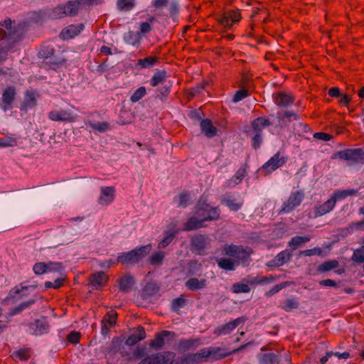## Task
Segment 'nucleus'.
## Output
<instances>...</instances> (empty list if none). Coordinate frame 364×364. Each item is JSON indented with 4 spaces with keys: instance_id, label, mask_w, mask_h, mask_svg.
<instances>
[{
    "instance_id": "2eb2a0df",
    "label": "nucleus",
    "mask_w": 364,
    "mask_h": 364,
    "mask_svg": "<svg viewBox=\"0 0 364 364\" xmlns=\"http://www.w3.org/2000/svg\"><path fill=\"white\" fill-rule=\"evenodd\" d=\"M16 90L14 86H8L2 93V109L4 111L12 108V105L16 99Z\"/></svg>"
},
{
    "instance_id": "58836bf2",
    "label": "nucleus",
    "mask_w": 364,
    "mask_h": 364,
    "mask_svg": "<svg viewBox=\"0 0 364 364\" xmlns=\"http://www.w3.org/2000/svg\"><path fill=\"white\" fill-rule=\"evenodd\" d=\"M218 267L226 271H233L236 262L230 258H220L216 260Z\"/></svg>"
},
{
    "instance_id": "338daca9",
    "label": "nucleus",
    "mask_w": 364,
    "mask_h": 364,
    "mask_svg": "<svg viewBox=\"0 0 364 364\" xmlns=\"http://www.w3.org/2000/svg\"><path fill=\"white\" fill-rule=\"evenodd\" d=\"M64 279L58 278L53 282H46L45 287L47 289L53 288L55 289H59L63 286Z\"/></svg>"
},
{
    "instance_id": "e2e57ef3",
    "label": "nucleus",
    "mask_w": 364,
    "mask_h": 364,
    "mask_svg": "<svg viewBox=\"0 0 364 364\" xmlns=\"http://www.w3.org/2000/svg\"><path fill=\"white\" fill-rule=\"evenodd\" d=\"M117 314L116 311H111L107 312L104 316L102 321L106 323H109V326H113L117 322Z\"/></svg>"
},
{
    "instance_id": "13d9d810",
    "label": "nucleus",
    "mask_w": 364,
    "mask_h": 364,
    "mask_svg": "<svg viewBox=\"0 0 364 364\" xmlns=\"http://www.w3.org/2000/svg\"><path fill=\"white\" fill-rule=\"evenodd\" d=\"M352 259L358 263L364 262V245L354 250Z\"/></svg>"
},
{
    "instance_id": "ea45409f",
    "label": "nucleus",
    "mask_w": 364,
    "mask_h": 364,
    "mask_svg": "<svg viewBox=\"0 0 364 364\" xmlns=\"http://www.w3.org/2000/svg\"><path fill=\"white\" fill-rule=\"evenodd\" d=\"M210 358L214 360H222L230 355V353L224 352V350L220 347H210Z\"/></svg>"
},
{
    "instance_id": "6ab92c4d",
    "label": "nucleus",
    "mask_w": 364,
    "mask_h": 364,
    "mask_svg": "<svg viewBox=\"0 0 364 364\" xmlns=\"http://www.w3.org/2000/svg\"><path fill=\"white\" fill-rule=\"evenodd\" d=\"M100 192L98 198V203L100 205H108L114 200L116 190L114 186L102 187Z\"/></svg>"
},
{
    "instance_id": "dca6fc26",
    "label": "nucleus",
    "mask_w": 364,
    "mask_h": 364,
    "mask_svg": "<svg viewBox=\"0 0 364 364\" xmlns=\"http://www.w3.org/2000/svg\"><path fill=\"white\" fill-rule=\"evenodd\" d=\"M292 257L291 251L285 250L278 253L273 259L269 261L266 265L269 267H279L289 262Z\"/></svg>"
},
{
    "instance_id": "4468645a",
    "label": "nucleus",
    "mask_w": 364,
    "mask_h": 364,
    "mask_svg": "<svg viewBox=\"0 0 364 364\" xmlns=\"http://www.w3.org/2000/svg\"><path fill=\"white\" fill-rule=\"evenodd\" d=\"M210 242V239L205 235H196L191 240V247L193 252L203 255L205 247Z\"/></svg>"
},
{
    "instance_id": "b1692460",
    "label": "nucleus",
    "mask_w": 364,
    "mask_h": 364,
    "mask_svg": "<svg viewBox=\"0 0 364 364\" xmlns=\"http://www.w3.org/2000/svg\"><path fill=\"white\" fill-rule=\"evenodd\" d=\"M37 105L36 93L32 90H27L25 92L24 100L22 102L20 109L27 111L28 108H34Z\"/></svg>"
},
{
    "instance_id": "4d7b16f0",
    "label": "nucleus",
    "mask_w": 364,
    "mask_h": 364,
    "mask_svg": "<svg viewBox=\"0 0 364 364\" xmlns=\"http://www.w3.org/2000/svg\"><path fill=\"white\" fill-rule=\"evenodd\" d=\"M237 90L232 97L233 102H238L250 95L248 90L245 87Z\"/></svg>"
},
{
    "instance_id": "7ed1b4c3",
    "label": "nucleus",
    "mask_w": 364,
    "mask_h": 364,
    "mask_svg": "<svg viewBox=\"0 0 364 364\" xmlns=\"http://www.w3.org/2000/svg\"><path fill=\"white\" fill-rule=\"evenodd\" d=\"M151 245L141 246L131 251L120 253L116 260V263L129 266L138 263L151 252Z\"/></svg>"
},
{
    "instance_id": "774afa93",
    "label": "nucleus",
    "mask_w": 364,
    "mask_h": 364,
    "mask_svg": "<svg viewBox=\"0 0 364 364\" xmlns=\"http://www.w3.org/2000/svg\"><path fill=\"white\" fill-rule=\"evenodd\" d=\"M322 250L320 247H314L313 249L305 250L299 252V255L311 257L313 255H321Z\"/></svg>"
},
{
    "instance_id": "473e14b6",
    "label": "nucleus",
    "mask_w": 364,
    "mask_h": 364,
    "mask_svg": "<svg viewBox=\"0 0 364 364\" xmlns=\"http://www.w3.org/2000/svg\"><path fill=\"white\" fill-rule=\"evenodd\" d=\"M54 48L46 43H43L40 46L39 50L38 52V57L40 59H43V62H45L48 60L51 57H53L54 55Z\"/></svg>"
},
{
    "instance_id": "aec40b11",
    "label": "nucleus",
    "mask_w": 364,
    "mask_h": 364,
    "mask_svg": "<svg viewBox=\"0 0 364 364\" xmlns=\"http://www.w3.org/2000/svg\"><path fill=\"white\" fill-rule=\"evenodd\" d=\"M83 28L84 25L82 23H80L78 25H69L62 30L60 37L63 40L71 39L79 35Z\"/></svg>"
},
{
    "instance_id": "49530a36",
    "label": "nucleus",
    "mask_w": 364,
    "mask_h": 364,
    "mask_svg": "<svg viewBox=\"0 0 364 364\" xmlns=\"http://www.w3.org/2000/svg\"><path fill=\"white\" fill-rule=\"evenodd\" d=\"M35 303H36L35 299H31L29 301H23V302L21 303L19 305L13 308L11 311L10 314L14 316V315L20 314L22 311L31 307Z\"/></svg>"
},
{
    "instance_id": "6e6552de",
    "label": "nucleus",
    "mask_w": 364,
    "mask_h": 364,
    "mask_svg": "<svg viewBox=\"0 0 364 364\" xmlns=\"http://www.w3.org/2000/svg\"><path fill=\"white\" fill-rule=\"evenodd\" d=\"M242 19L239 9L228 10L217 18V21L225 29H230L234 23H238Z\"/></svg>"
},
{
    "instance_id": "c85d7f7f",
    "label": "nucleus",
    "mask_w": 364,
    "mask_h": 364,
    "mask_svg": "<svg viewBox=\"0 0 364 364\" xmlns=\"http://www.w3.org/2000/svg\"><path fill=\"white\" fill-rule=\"evenodd\" d=\"M159 291V287L156 284L149 282L142 289L141 292V297L142 299L146 300L151 296L156 295Z\"/></svg>"
},
{
    "instance_id": "72a5a7b5",
    "label": "nucleus",
    "mask_w": 364,
    "mask_h": 364,
    "mask_svg": "<svg viewBox=\"0 0 364 364\" xmlns=\"http://www.w3.org/2000/svg\"><path fill=\"white\" fill-rule=\"evenodd\" d=\"M203 221L202 218L196 216L191 217L184 224L183 230L185 231H191L203 227Z\"/></svg>"
},
{
    "instance_id": "f3484780",
    "label": "nucleus",
    "mask_w": 364,
    "mask_h": 364,
    "mask_svg": "<svg viewBox=\"0 0 364 364\" xmlns=\"http://www.w3.org/2000/svg\"><path fill=\"white\" fill-rule=\"evenodd\" d=\"M171 336L173 338L175 337V333L164 330L156 333L154 338L150 341L149 346L156 350H161L165 343V338Z\"/></svg>"
},
{
    "instance_id": "cd10ccee",
    "label": "nucleus",
    "mask_w": 364,
    "mask_h": 364,
    "mask_svg": "<svg viewBox=\"0 0 364 364\" xmlns=\"http://www.w3.org/2000/svg\"><path fill=\"white\" fill-rule=\"evenodd\" d=\"M119 289L121 291L127 293L131 291L134 284V277L129 274H127L117 279Z\"/></svg>"
},
{
    "instance_id": "20e7f679",
    "label": "nucleus",
    "mask_w": 364,
    "mask_h": 364,
    "mask_svg": "<svg viewBox=\"0 0 364 364\" xmlns=\"http://www.w3.org/2000/svg\"><path fill=\"white\" fill-rule=\"evenodd\" d=\"M80 6L79 1H68L53 8L49 16L53 19H60L65 16H75L78 14Z\"/></svg>"
},
{
    "instance_id": "9d476101",
    "label": "nucleus",
    "mask_w": 364,
    "mask_h": 364,
    "mask_svg": "<svg viewBox=\"0 0 364 364\" xmlns=\"http://www.w3.org/2000/svg\"><path fill=\"white\" fill-rule=\"evenodd\" d=\"M247 321V317L243 316L238 317L230 322L218 326L213 331V334L217 336L230 334L238 326L243 324Z\"/></svg>"
},
{
    "instance_id": "0e129e2a",
    "label": "nucleus",
    "mask_w": 364,
    "mask_h": 364,
    "mask_svg": "<svg viewBox=\"0 0 364 364\" xmlns=\"http://www.w3.org/2000/svg\"><path fill=\"white\" fill-rule=\"evenodd\" d=\"M33 270L36 274L41 275L48 272V267L45 262H37L33 265Z\"/></svg>"
},
{
    "instance_id": "c756f323",
    "label": "nucleus",
    "mask_w": 364,
    "mask_h": 364,
    "mask_svg": "<svg viewBox=\"0 0 364 364\" xmlns=\"http://www.w3.org/2000/svg\"><path fill=\"white\" fill-rule=\"evenodd\" d=\"M335 200L330 198L327 201L315 208V217L323 215L333 209Z\"/></svg>"
},
{
    "instance_id": "39448f33",
    "label": "nucleus",
    "mask_w": 364,
    "mask_h": 364,
    "mask_svg": "<svg viewBox=\"0 0 364 364\" xmlns=\"http://www.w3.org/2000/svg\"><path fill=\"white\" fill-rule=\"evenodd\" d=\"M350 161L351 164H364V151L361 148L347 149L338 151L333 157Z\"/></svg>"
},
{
    "instance_id": "052dcab7",
    "label": "nucleus",
    "mask_w": 364,
    "mask_h": 364,
    "mask_svg": "<svg viewBox=\"0 0 364 364\" xmlns=\"http://www.w3.org/2000/svg\"><path fill=\"white\" fill-rule=\"evenodd\" d=\"M289 284V282H284L280 284H278L275 286H274L272 289H270L269 291L265 292V296L267 297H271L276 293L279 292L282 289L287 287Z\"/></svg>"
},
{
    "instance_id": "680f3d73",
    "label": "nucleus",
    "mask_w": 364,
    "mask_h": 364,
    "mask_svg": "<svg viewBox=\"0 0 364 364\" xmlns=\"http://www.w3.org/2000/svg\"><path fill=\"white\" fill-rule=\"evenodd\" d=\"M167 6H168V10L169 11L170 16L172 18L173 21L174 22H176L177 16L179 12L178 4L175 1H172Z\"/></svg>"
},
{
    "instance_id": "c9c22d12",
    "label": "nucleus",
    "mask_w": 364,
    "mask_h": 364,
    "mask_svg": "<svg viewBox=\"0 0 364 364\" xmlns=\"http://www.w3.org/2000/svg\"><path fill=\"white\" fill-rule=\"evenodd\" d=\"M311 237L309 236H294L291 237V240L289 242V247L291 248V251L296 250L299 247H300L302 244L306 243L310 241Z\"/></svg>"
},
{
    "instance_id": "a878e982",
    "label": "nucleus",
    "mask_w": 364,
    "mask_h": 364,
    "mask_svg": "<svg viewBox=\"0 0 364 364\" xmlns=\"http://www.w3.org/2000/svg\"><path fill=\"white\" fill-rule=\"evenodd\" d=\"M210 347L203 348L197 353L189 355L181 360V364H191L199 358H210Z\"/></svg>"
},
{
    "instance_id": "a18cd8bd",
    "label": "nucleus",
    "mask_w": 364,
    "mask_h": 364,
    "mask_svg": "<svg viewBox=\"0 0 364 364\" xmlns=\"http://www.w3.org/2000/svg\"><path fill=\"white\" fill-rule=\"evenodd\" d=\"M124 41L132 46H136L140 43V36L139 33H134V31H129L124 35Z\"/></svg>"
},
{
    "instance_id": "09e8293b",
    "label": "nucleus",
    "mask_w": 364,
    "mask_h": 364,
    "mask_svg": "<svg viewBox=\"0 0 364 364\" xmlns=\"http://www.w3.org/2000/svg\"><path fill=\"white\" fill-rule=\"evenodd\" d=\"M178 231L173 232H166V236L159 243L158 248L159 249H164L166 248L175 238Z\"/></svg>"
},
{
    "instance_id": "393cba45",
    "label": "nucleus",
    "mask_w": 364,
    "mask_h": 364,
    "mask_svg": "<svg viewBox=\"0 0 364 364\" xmlns=\"http://www.w3.org/2000/svg\"><path fill=\"white\" fill-rule=\"evenodd\" d=\"M200 130L208 138H213L218 134L217 128L210 119H202L200 122Z\"/></svg>"
},
{
    "instance_id": "79ce46f5",
    "label": "nucleus",
    "mask_w": 364,
    "mask_h": 364,
    "mask_svg": "<svg viewBox=\"0 0 364 364\" xmlns=\"http://www.w3.org/2000/svg\"><path fill=\"white\" fill-rule=\"evenodd\" d=\"M85 124L92 128L93 130L100 132H104L109 128V124L107 122H94L88 120L85 122Z\"/></svg>"
},
{
    "instance_id": "f704fd0d",
    "label": "nucleus",
    "mask_w": 364,
    "mask_h": 364,
    "mask_svg": "<svg viewBox=\"0 0 364 364\" xmlns=\"http://www.w3.org/2000/svg\"><path fill=\"white\" fill-rule=\"evenodd\" d=\"M167 78V73L165 70H158L154 73L150 80V85L152 87H156L159 85L166 82Z\"/></svg>"
},
{
    "instance_id": "a19ab883",
    "label": "nucleus",
    "mask_w": 364,
    "mask_h": 364,
    "mask_svg": "<svg viewBox=\"0 0 364 364\" xmlns=\"http://www.w3.org/2000/svg\"><path fill=\"white\" fill-rule=\"evenodd\" d=\"M357 193L358 191L354 189L337 191L331 196V198L334 199L335 203H336L338 200L344 199L350 196H355Z\"/></svg>"
},
{
    "instance_id": "c03bdc74",
    "label": "nucleus",
    "mask_w": 364,
    "mask_h": 364,
    "mask_svg": "<svg viewBox=\"0 0 364 364\" xmlns=\"http://www.w3.org/2000/svg\"><path fill=\"white\" fill-rule=\"evenodd\" d=\"M134 0H117V7L119 11L127 12L134 9Z\"/></svg>"
},
{
    "instance_id": "864d4df0",
    "label": "nucleus",
    "mask_w": 364,
    "mask_h": 364,
    "mask_svg": "<svg viewBox=\"0 0 364 364\" xmlns=\"http://www.w3.org/2000/svg\"><path fill=\"white\" fill-rule=\"evenodd\" d=\"M189 199V193L183 192L178 195V197L173 198L174 202L177 204L178 207L186 208L188 205Z\"/></svg>"
},
{
    "instance_id": "ddd939ff",
    "label": "nucleus",
    "mask_w": 364,
    "mask_h": 364,
    "mask_svg": "<svg viewBox=\"0 0 364 364\" xmlns=\"http://www.w3.org/2000/svg\"><path fill=\"white\" fill-rule=\"evenodd\" d=\"M170 355V352H165L163 354L156 353L146 357L139 364H174L173 358L175 355L173 353L172 360L168 358Z\"/></svg>"
},
{
    "instance_id": "e433bc0d",
    "label": "nucleus",
    "mask_w": 364,
    "mask_h": 364,
    "mask_svg": "<svg viewBox=\"0 0 364 364\" xmlns=\"http://www.w3.org/2000/svg\"><path fill=\"white\" fill-rule=\"evenodd\" d=\"M222 203L233 211L238 210L242 205V202H237L236 199L231 195H227L222 200Z\"/></svg>"
},
{
    "instance_id": "bb28decb",
    "label": "nucleus",
    "mask_w": 364,
    "mask_h": 364,
    "mask_svg": "<svg viewBox=\"0 0 364 364\" xmlns=\"http://www.w3.org/2000/svg\"><path fill=\"white\" fill-rule=\"evenodd\" d=\"M185 286L190 291H197L206 287L207 280L205 279H198V278L192 277L186 282Z\"/></svg>"
},
{
    "instance_id": "f8f14e48",
    "label": "nucleus",
    "mask_w": 364,
    "mask_h": 364,
    "mask_svg": "<svg viewBox=\"0 0 364 364\" xmlns=\"http://www.w3.org/2000/svg\"><path fill=\"white\" fill-rule=\"evenodd\" d=\"M284 363H282L280 355L278 352H267L261 355L259 358L260 364H290L291 355L289 353L284 354Z\"/></svg>"
},
{
    "instance_id": "de8ad7c7",
    "label": "nucleus",
    "mask_w": 364,
    "mask_h": 364,
    "mask_svg": "<svg viewBox=\"0 0 364 364\" xmlns=\"http://www.w3.org/2000/svg\"><path fill=\"white\" fill-rule=\"evenodd\" d=\"M186 304V299L184 294H181L179 297L174 299L171 301V309L176 313L179 312L181 308L183 307Z\"/></svg>"
},
{
    "instance_id": "9b49d317",
    "label": "nucleus",
    "mask_w": 364,
    "mask_h": 364,
    "mask_svg": "<svg viewBox=\"0 0 364 364\" xmlns=\"http://www.w3.org/2000/svg\"><path fill=\"white\" fill-rule=\"evenodd\" d=\"M48 118L54 122H63L64 123L75 122L77 116L72 112L66 109H53L48 112Z\"/></svg>"
},
{
    "instance_id": "0eeeda50",
    "label": "nucleus",
    "mask_w": 364,
    "mask_h": 364,
    "mask_svg": "<svg viewBox=\"0 0 364 364\" xmlns=\"http://www.w3.org/2000/svg\"><path fill=\"white\" fill-rule=\"evenodd\" d=\"M304 193L302 191L291 192L288 199L283 203L279 213H289L295 210L302 203Z\"/></svg>"
},
{
    "instance_id": "3c124183",
    "label": "nucleus",
    "mask_w": 364,
    "mask_h": 364,
    "mask_svg": "<svg viewBox=\"0 0 364 364\" xmlns=\"http://www.w3.org/2000/svg\"><path fill=\"white\" fill-rule=\"evenodd\" d=\"M155 22H157L155 17H149L146 21L140 24V32L143 34L149 33L152 30L151 25Z\"/></svg>"
},
{
    "instance_id": "2f4dec72",
    "label": "nucleus",
    "mask_w": 364,
    "mask_h": 364,
    "mask_svg": "<svg viewBox=\"0 0 364 364\" xmlns=\"http://www.w3.org/2000/svg\"><path fill=\"white\" fill-rule=\"evenodd\" d=\"M160 62L157 56L149 55L144 58L139 59L136 63L140 68H150Z\"/></svg>"
},
{
    "instance_id": "f257e3e1",
    "label": "nucleus",
    "mask_w": 364,
    "mask_h": 364,
    "mask_svg": "<svg viewBox=\"0 0 364 364\" xmlns=\"http://www.w3.org/2000/svg\"><path fill=\"white\" fill-rule=\"evenodd\" d=\"M12 20L10 18H5L0 22V62L6 59L8 52L14 48L23 38L22 31L17 27L12 26Z\"/></svg>"
},
{
    "instance_id": "4be33fe9",
    "label": "nucleus",
    "mask_w": 364,
    "mask_h": 364,
    "mask_svg": "<svg viewBox=\"0 0 364 364\" xmlns=\"http://www.w3.org/2000/svg\"><path fill=\"white\" fill-rule=\"evenodd\" d=\"M108 279L109 277L107 274L104 272H98L93 273L90 276L89 282L92 287L98 289L106 286L108 282Z\"/></svg>"
},
{
    "instance_id": "bf43d9fd",
    "label": "nucleus",
    "mask_w": 364,
    "mask_h": 364,
    "mask_svg": "<svg viewBox=\"0 0 364 364\" xmlns=\"http://www.w3.org/2000/svg\"><path fill=\"white\" fill-rule=\"evenodd\" d=\"M146 94V90L145 87H140L131 96L130 100L132 102H136L142 99Z\"/></svg>"
},
{
    "instance_id": "8fccbe9b",
    "label": "nucleus",
    "mask_w": 364,
    "mask_h": 364,
    "mask_svg": "<svg viewBox=\"0 0 364 364\" xmlns=\"http://www.w3.org/2000/svg\"><path fill=\"white\" fill-rule=\"evenodd\" d=\"M11 357L21 361H26L30 358V350L28 348H21L18 350L14 351Z\"/></svg>"
},
{
    "instance_id": "a211bd4d",
    "label": "nucleus",
    "mask_w": 364,
    "mask_h": 364,
    "mask_svg": "<svg viewBox=\"0 0 364 364\" xmlns=\"http://www.w3.org/2000/svg\"><path fill=\"white\" fill-rule=\"evenodd\" d=\"M273 99L277 106L287 107L294 104L295 97L291 94L279 91L273 94Z\"/></svg>"
},
{
    "instance_id": "4c0bfd02",
    "label": "nucleus",
    "mask_w": 364,
    "mask_h": 364,
    "mask_svg": "<svg viewBox=\"0 0 364 364\" xmlns=\"http://www.w3.org/2000/svg\"><path fill=\"white\" fill-rule=\"evenodd\" d=\"M338 266L339 263L336 259L326 261L317 267V272L318 273L327 272L337 268Z\"/></svg>"
},
{
    "instance_id": "603ef678",
    "label": "nucleus",
    "mask_w": 364,
    "mask_h": 364,
    "mask_svg": "<svg viewBox=\"0 0 364 364\" xmlns=\"http://www.w3.org/2000/svg\"><path fill=\"white\" fill-rule=\"evenodd\" d=\"M243 282H244L233 284L232 286V292L235 293V294L250 292V288L247 282L246 283H243Z\"/></svg>"
},
{
    "instance_id": "f03ea898",
    "label": "nucleus",
    "mask_w": 364,
    "mask_h": 364,
    "mask_svg": "<svg viewBox=\"0 0 364 364\" xmlns=\"http://www.w3.org/2000/svg\"><path fill=\"white\" fill-rule=\"evenodd\" d=\"M223 252L225 255L235 258L237 264L241 263L244 267L249 265L251 260L250 255L253 253L252 250L250 247L233 244L225 245L223 248Z\"/></svg>"
},
{
    "instance_id": "1a4fd4ad",
    "label": "nucleus",
    "mask_w": 364,
    "mask_h": 364,
    "mask_svg": "<svg viewBox=\"0 0 364 364\" xmlns=\"http://www.w3.org/2000/svg\"><path fill=\"white\" fill-rule=\"evenodd\" d=\"M287 161V157L281 156L280 152L278 151L262 165L261 170L264 172V176H267L277 168L283 166Z\"/></svg>"
},
{
    "instance_id": "69168bd1",
    "label": "nucleus",
    "mask_w": 364,
    "mask_h": 364,
    "mask_svg": "<svg viewBox=\"0 0 364 364\" xmlns=\"http://www.w3.org/2000/svg\"><path fill=\"white\" fill-rule=\"evenodd\" d=\"M81 338V334L80 332L77 331H71L68 336H67V341L72 343V344H77L79 343Z\"/></svg>"
},
{
    "instance_id": "5701e85b",
    "label": "nucleus",
    "mask_w": 364,
    "mask_h": 364,
    "mask_svg": "<svg viewBox=\"0 0 364 364\" xmlns=\"http://www.w3.org/2000/svg\"><path fill=\"white\" fill-rule=\"evenodd\" d=\"M146 338V331L143 326H138L126 340V344L134 346Z\"/></svg>"
},
{
    "instance_id": "423d86ee",
    "label": "nucleus",
    "mask_w": 364,
    "mask_h": 364,
    "mask_svg": "<svg viewBox=\"0 0 364 364\" xmlns=\"http://www.w3.org/2000/svg\"><path fill=\"white\" fill-rule=\"evenodd\" d=\"M196 215L202 218V221L217 220L220 217L219 210L205 203H200L196 207Z\"/></svg>"
},
{
    "instance_id": "7c9ffc66",
    "label": "nucleus",
    "mask_w": 364,
    "mask_h": 364,
    "mask_svg": "<svg viewBox=\"0 0 364 364\" xmlns=\"http://www.w3.org/2000/svg\"><path fill=\"white\" fill-rule=\"evenodd\" d=\"M66 63V59L63 57L55 56L53 59L51 58L45 62H43V65L46 70H55L64 65Z\"/></svg>"
},
{
    "instance_id": "412c9836",
    "label": "nucleus",
    "mask_w": 364,
    "mask_h": 364,
    "mask_svg": "<svg viewBox=\"0 0 364 364\" xmlns=\"http://www.w3.org/2000/svg\"><path fill=\"white\" fill-rule=\"evenodd\" d=\"M270 125H272V122L268 119L263 117H257L251 122L252 131H247V134H262L263 129Z\"/></svg>"
},
{
    "instance_id": "37998d69",
    "label": "nucleus",
    "mask_w": 364,
    "mask_h": 364,
    "mask_svg": "<svg viewBox=\"0 0 364 364\" xmlns=\"http://www.w3.org/2000/svg\"><path fill=\"white\" fill-rule=\"evenodd\" d=\"M165 252L162 251L155 252L151 254L149 258V263L153 266H160L162 264L165 257Z\"/></svg>"
},
{
    "instance_id": "5fc2aeb1",
    "label": "nucleus",
    "mask_w": 364,
    "mask_h": 364,
    "mask_svg": "<svg viewBox=\"0 0 364 364\" xmlns=\"http://www.w3.org/2000/svg\"><path fill=\"white\" fill-rule=\"evenodd\" d=\"M279 114H280L278 113V119L279 120H284V119H287V121L288 122L299 120L300 118L299 114L296 112L291 111V110H286L284 112L282 117H279Z\"/></svg>"
},
{
    "instance_id": "6e6d98bb",
    "label": "nucleus",
    "mask_w": 364,
    "mask_h": 364,
    "mask_svg": "<svg viewBox=\"0 0 364 364\" xmlns=\"http://www.w3.org/2000/svg\"><path fill=\"white\" fill-rule=\"evenodd\" d=\"M299 307V302L296 299H287L284 301L282 309L285 311H290Z\"/></svg>"
}]
</instances>
